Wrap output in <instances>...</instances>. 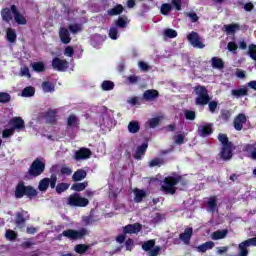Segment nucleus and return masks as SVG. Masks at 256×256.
<instances>
[{
	"instance_id": "nucleus-14",
	"label": "nucleus",
	"mask_w": 256,
	"mask_h": 256,
	"mask_svg": "<svg viewBox=\"0 0 256 256\" xmlns=\"http://www.w3.org/2000/svg\"><path fill=\"white\" fill-rule=\"evenodd\" d=\"M93 152L89 148H80L74 154L76 161H83L85 159H90Z\"/></svg>"
},
{
	"instance_id": "nucleus-32",
	"label": "nucleus",
	"mask_w": 256,
	"mask_h": 256,
	"mask_svg": "<svg viewBox=\"0 0 256 256\" xmlns=\"http://www.w3.org/2000/svg\"><path fill=\"white\" fill-rule=\"evenodd\" d=\"M128 23L129 22L127 16H122L115 20V27L118 29H125Z\"/></svg>"
},
{
	"instance_id": "nucleus-60",
	"label": "nucleus",
	"mask_w": 256,
	"mask_h": 256,
	"mask_svg": "<svg viewBox=\"0 0 256 256\" xmlns=\"http://www.w3.org/2000/svg\"><path fill=\"white\" fill-rule=\"evenodd\" d=\"M170 5L172 7H174L176 9V11H181L183 1L182 0H172Z\"/></svg>"
},
{
	"instance_id": "nucleus-48",
	"label": "nucleus",
	"mask_w": 256,
	"mask_h": 256,
	"mask_svg": "<svg viewBox=\"0 0 256 256\" xmlns=\"http://www.w3.org/2000/svg\"><path fill=\"white\" fill-rule=\"evenodd\" d=\"M69 184L68 183H58L56 186V193H58V195H61V193H64V191H67V189H69Z\"/></svg>"
},
{
	"instance_id": "nucleus-12",
	"label": "nucleus",
	"mask_w": 256,
	"mask_h": 256,
	"mask_svg": "<svg viewBox=\"0 0 256 256\" xmlns=\"http://www.w3.org/2000/svg\"><path fill=\"white\" fill-rule=\"evenodd\" d=\"M8 125L14 131H23L25 129V120L21 117H13L9 120Z\"/></svg>"
},
{
	"instance_id": "nucleus-8",
	"label": "nucleus",
	"mask_w": 256,
	"mask_h": 256,
	"mask_svg": "<svg viewBox=\"0 0 256 256\" xmlns=\"http://www.w3.org/2000/svg\"><path fill=\"white\" fill-rule=\"evenodd\" d=\"M52 69H54V71H60L61 73H64V71L69 69V61L59 57H54L52 59Z\"/></svg>"
},
{
	"instance_id": "nucleus-31",
	"label": "nucleus",
	"mask_w": 256,
	"mask_h": 256,
	"mask_svg": "<svg viewBox=\"0 0 256 256\" xmlns=\"http://www.w3.org/2000/svg\"><path fill=\"white\" fill-rule=\"evenodd\" d=\"M227 233H229L227 229L215 231L212 233V239L214 241H219V239H225L227 237Z\"/></svg>"
},
{
	"instance_id": "nucleus-59",
	"label": "nucleus",
	"mask_w": 256,
	"mask_h": 256,
	"mask_svg": "<svg viewBox=\"0 0 256 256\" xmlns=\"http://www.w3.org/2000/svg\"><path fill=\"white\" fill-rule=\"evenodd\" d=\"M15 133V130L13 128L4 129L2 132L3 139H7L9 137H12V135Z\"/></svg>"
},
{
	"instance_id": "nucleus-3",
	"label": "nucleus",
	"mask_w": 256,
	"mask_h": 256,
	"mask_svg": "<svg viewBox=\"0 0 256 256\" xmlns=\"http://www.w3.org/2000/svg\"><path fill=\"white\" fill-rule=\"evenodd\" d=\"M38 195L39 192L37 189H35V187L25 185L23 181H19L14 190V196L16 199H23L24 197H27V199L33 201V199H35Z\"/></svg>"
},
{
	"instance_id": "nucleus-50",
	"label": "nucleus",
	"mask_w": 256,
	"mask_h": 256,
	"mask_svg": "<svg viewBox=\"0 0 256 256\" xmlns=\"http://www.w3.org/2000/svg\"><path fill=\"white\" fill-rule=\"evenodd\" d=\"M155 247V240H148L142 244L143 251H150Z\"/></svg>"
},
{
	"instance_id": "nucleus-10",
	"label": "nucleus",
	"mask_w": 256,
	"mask_h": 256,
	"mask_svg": "<svg viewBox=\"0 0 256 256\" xmlns=\"http://www.w3.org/2000/svg\"><path fill=\"white\" fill-rule=\"evenodd\" d=\"M256 247V237L247 239L239 244V256H248L249 250H247L248 247Z\"/></svg>"
},
{
	"instance_id": "nucleus-15",
	"label": "nucleus",
	"mask_w": 256,
	"mask_h": 256,
	"mask_svg": "<svg viewBox=\"0 0 256 256\" xmlns=\"http://www.w3.org/2000/svg\"><path fill=\"white\" fill-rule=\"evenodd\" d=\"M245 123H247V116L243 113L238 114L233 121L235 131H242Z\"/></svg>"
},
{
	"instance_id": "nucleus-46",
	"label": "nucleus",
	"mask_w": 256,
	"mask_h": 256,
	"mask_svg": "<svg viewBox=\"0 0 256 256\" xmlns=\"http://www.w3.org/2000/svg\"><path fill=\"white\" fill-rule=\"evenodd\" d=\"M88 250H89V246H87L86 244H77L75 246V251L79 255H83V253H87Z\"/></svg>"
},
{
	"instance_id": "nucleus-28",
	"label": "nucleus",
	"mask_w": 256,
	"mask_h": 256,
	"mask_svg": "<svg viewBox=\"0 0 256 256\" xmlns=\"http://www.w3.org/2000/svg\"><path fill=\"white\" fill-rule=\"evenodd\" d=\"M224 29L227 35H234L236 31H239V29H241V26L237 23H232V24L224 25Z\"/></svg>"
},
{
	"instance_id": "nucleus-58",
	"label": "nucleus",
	"mask_w": 256,
	"mask_h": 256,
	"mask_svg": "<svg viewBox=\"0 0 256 256\" xmlns=\"http://www.w3.org/2000/svg\"><path fill=\"white\" fill-rule=\"evenodd\" d=\"M227 49L228 51H230L231 53H237V49H239V46L237 45V43H235L234 41H231L228 43L227 45Z\"/></svg>"
},
{
	"instance_id": "nucleus-7",
	"label": "nucleus",
	"mask_w": 256,
	"mask_h": 256,
	"mask_svg": "<svg viewBox=\"0 0 256 256\" xmlns=\"http://www.w3.org/2000/svg\"><path fill=\"white\" fill-rule=\"evenodd\" d=\"M68 205L70 207H87L89 205V199L81 197V194L76 192L68 197Z\"/></svg>"
},
{
	"instance_id": "nucleus-53",
	"label": "nucleus",
	"mask_w": 256,
	"mask_h": 256,
	"mask_svg": "<svg viewBox=\"0 0 256 256\" xmlns=\"http://www.w3.org/2000/svg\"><path fill=\"white\" fill-rule=\"evenodd\" d=\"M220 119H222V121H229V119H231V111L225 109L221 110Z\"/></svg>"
},
{
	"instance_id": "nucleus-44",
	"label": "nucleus",
	"mask_w": 256,
	"mask_h": 256,
	"mask_svg": "<svg viewBox=\"0 0 256 256\" xmlns=\"http://www.w3.org/2000/svg\"><path fill=\"white\" fill-rule=\"evenodd\" d=\"M33 71H36V73H43L45 71V63L43 62H35L32 65Z\"/></svg>"
},
{
	"instance_id": "nucleus-23",
	"label": "nucleus",
	"mask_w": 256,
	"mask_h": 256,
	"mask_svg": "<svg viewBox=\"0 0 256 256\" xmlns=\"http://www.w3.org/2000/svg\"><path fill=\"white\" fill-rule=\"evenodd\" d=\"M198 133L200 137H209V135H213V126L211 124L200 126Z\"/></svg>"
},
{
	"instance_id": "nucleus-29",
	"label": "nucleus",
	"mask_w": 256,
	"mask_h": 256,
	"mask_svg": "<svg viewBox=\"0 0 256 256\" xmlns=\"http://www.w3.org/2000/svg\"><path fill=\"white\" fill-rule=\"evenodd\" d=\"M208 211L215 213L217 211V196H210L207 202Z\"/></svg>"
},
{
	"instance_id": "nucleus-55",
	"label": "nucleus",
	"mask_w": 256,
	"mask_h": 256,
	"mask_svg": "<svg viewBox=\"0 0 256 256\" xmlns=\"http://www.w3.org/2000/svg\"><path fill=\"white\" fill-rule=\"evenodd\" d=\"M184 115H185V118L188 121H195V117H196L195 111H193V110H186L184 112Z\"/></svg>"
},
{
	"instance_id": "nucleus-1",
	"label": "nucleus",
	"mask_w": 256,
	"mask_h": 256,
	"mask_svg": "<svg viewBox=\"0 0 256 256\" xmlns=\"http://www.w3.org/2000/svg\"><path fill=\"white\" fill-rule=\"evenodd\" d=\"M179 184L181 189H185V187L189 185V181L181 175L168 176L162 181L160 190L165 193V195H175V193H177L176 185Z\"/></svg>"
},
{
	"instance_id": "nucleus-13",
	"label": "nucleus",
	"mask_w": 256,
	"mask_h": 256,
	"mask_svg": "<svg viewBox=\"0 0 256 256\" xmlns=\"http://www.w3.org/2000/svg\"><path fill=\"white\" fill-rule=\"evenodd\" d=\"M11 11L17 25H27V18H25V16L19 12L16 5H11Z\"/></svg>"
},
{
	"instance_id": "nucleus-33",
	"label": "nucleus",
	"mask_w": 256,
	"mask_h": 256,
	"mask_svg": "<svg viewBox=\"0 0 256 256\" xmlns=\"http://www.w3.org/2000/svg\"><path fill=\"white\" fill-rule=\"evenodd\" d=\"M87 187H89V182L74 183L71 186V190L79 193L81 191H85V189H87Z\"/></svg>"
},
{
	"instance_id": "nucleus-35",
	"label": "nucleus",
	"mask_w": 256,
	"mask_h": 256,
	"mask_svg": "<svg viewBox=\"0 0 256 256\" xmlns=\"http://www.w3.org/2000/svg\"><path fill=\"white\" fill-rule=\"evenodd\" d=\"M6 39L8 43H15V41H17V32H15V29H12V28L7 29Z\"/></svg>"
},
{
	"instance_id": "nucleus-39",
	"label": "nucleus",
	"mask_w": 256,
	"mask_h": 256,
	"mask_svg": "<svg viewBox=\"0 0 256 256\" xmlns=\"http://www.w3.org/2000/svg\"><path fill=\"white\" fill-rule=\"evenodd\" d=\"M68 29L70 33H72L73 35H77V33H80V31H83V25L79 23L70 24L68 26Z\"/></svg>"
},
{
	"instance_id": "nucleus-11",
	"label": "nucleus",
	"mask_w": 256,
	"mask_h": 256,
	"mask_svg": "<svg viewBox=\"0 0 256 256\" xmlns=\"http://www.w3.org/2000/svg\"><path fill=\"white\" fill-rule=\"evenodd\" d=\"M40 119H45L48 125H55L57 123V110L48 109L46 112H42Z\"/></svg>"
},
{
	"instance_id": "nucleus-52",
	"label": "nucleus",
	"mask_w": 256,
	"mask_h": 256,
	"mask_svg": "<svg viewBox=\"0 0 256 256\" xmlns=\"http://www.w3.org/2000/svg\"><path fill=\"white\" fill-rule=\"evenodd\" d=\"M109 37L113 41H116V39H118V37H119V30L117 29V27L110 28V30H109Z\"/></svg>"
},
{
	"instance_id": "nucleus-9",
	"label": "nucleus",
	"mask_w": 256,
	"mask_h": 256,
	"mask_svg": "<svg viewBox=\"0 0 256 256\" xmlns=\"http://www.w3.org/2000/svg\"><path fill=\"white\" fill-rule=\"evenodd\" d=\"M187 39L189 43H191L192 47H195L196 49H205V44H203V41H201L199 33L192 31L189 35H187Z\"/></svg>"
},
{
	"instance_id": "nucleus-16",
	"label": "nucleus",
	"mask_w": 256,
	"mask_h": 256,
	"mask_svg": "<svg viewBox=\"0 0 256 256\" xmlns=\"http://www.w3.org/2000/svg\"><path fill=\"white\" fill-rule=\"evenodd\" d=\"M79 125H81V120L75 114H70L66 120V128L67 129H79Z\"/></svg>"
},
{
	"instance_id": "nucleus-21",
	"label": "nucleus",
	"mask_w": 256,
	"mask_h": 256,
	"mask_svg": "<svg viewBox=\"0 0 256 256\" xmlns=\"http://www.w3.org/2000/svg\"><path fill=\"white\" fill-rule=\"evenodd\" d=\"M13 11L11 10V6L10 8H2L1 10V17H2V21H4V23H11V21H13Z\"/></svg>"
},
{
	"instance_id": "nucleus-2",
	"label": "nucleus",
	"mask_w": 256,
	"mask_h": 256,
	"mask_svg": "<svg viewBox=\"0 0 256 256\" xmlns=\"http://www.w3.org/2000/svg\"><path fill=\"white\" fill-rule=\"evenodd\" d=\"M218 141L221 142L222 148L219 152V157L222 161H231L233 159V152L235 151V144L229 141L227 134L219 133Z\"/></svg>"
},
{
	"instance_id": "nucleus-47",
	"label": "nucleus",
	"mask_w": 256,
	"mask_h": 256,
	"mask_svg": "<svg viewBox=\"0 0 256 256\" xmlns=\"http://www.w3.org/2000/svg\"><path fill=\"white\" fill-rule=\"evenodd\" d=\"M17 237H18L17 232H15L14 230H11V229L6 230L5 238L8 241H15Z\"/></svg>"
},
{
	"instance_id": "nucleus-26",
	"label": "nucleus",
	"mask_w": 256,
	"mask_h": 256,
	"mask_svg": "<svg viewBox=\"0 0 256 256\" xmlns=\"http://www.w3.org/2000/svg\"><path fill=\"white\" fill-rule=\"evenodd\" d=\"M128 131L129 133L135 134L139 133L141 131V125L139 124V121L137 120H132L128 124Z\"/></svg>"
},
{
	"instance_id": "nucleus-6",
	"label": "nucleus",
	"mask_w": 256,
	"mask_h": 256,
	"mask_svg": "<svg viewBox=\"0 0 256 256\" xmlns=\"http://www.w3.org/2000/svg\"><path fill=\"white\" fill-rule=\"evenodd\" d=\"M195 94L197 95L195 99V105L205 106L211 101L209 96V91L205 86L198 85L194 88Z\"/></svg>"
},
{
	"instance_id": "nucleus-63",
	"label": "nucleus",
	"mask_w": 256,
	"mask_h": 256,
	"mask_svg": "<svg viewBox=\"0 0 256 256\" xmlns=\"http://www.w3.org/2000/svg\"><path fill=\"white\" fill-rule=\"evenodd\" d=\"M131 225H132V234L133 235L141 232V230L143 229V225H141L140 223H134Z\"/></svg>"
},
{
	"instance_id": "nucleus-64",
	"label": "nucleus",
	"mask_w": 256,
	"mask_h": 256,
	"mask_svg": "<svg viewBox=\"0 0 256 256\" xmlns=\"http://www.w3.org/2000/svg\"><path fill=\"white\" fill-rule=\"evenodd\" d=\"M75 54V50L73 49V46H67L64 50V55L66 57H72Z\"/></svg>"
},
{
	"instance_id": "nucleus-54",
	"label": "nucleus",
	"mask_w": 256,
	"mask_h": 256,
	"mask_svg": "<svg viewBox=\"0 0 256 256\" xmlns=\"http://www.w3.org/2000/svg\"><path fill=\"white\" fill-rule=\"evenodd\" d=\"M11 95L7 92H0V103H9Z\"/></svg>"
},
{
	"instance_id": "nucleus-45",
	"label": "nucleus",
	"mask_w": 256,
	"mask_h": 256,
	"mask_svg": "<svg viewBox=\"0 0 256 256\" xmlns=\"http://www.w3.org/2000/svg\"><path fill=\"white\" fill-rule=\"evenodd\" d=\"M171 9H173V6L169 3H164L161 5L160 13L162 15H169L171 13Z\"/></svg>"
},
{
	"instance_id": "nucleus-36",
	"label": "nucleus",
	"mask_w": 256,
	"mask_h": 256,
	"mask_svg": "<svg viewBox=\"0 0 256 256\" xmlns=\"http://www.w3.org/2000/svg\"><path fill=\"white\" fill-rule=\"evenodd\" d=\"M248 93H249V90L247 89V87L232 90V95L234 97H245L248 95Z\"/></svg>"
},
{
	"instance_id": "nucleus-41",
	"label": "nucleus",
	"mask_w": 256,
	"mask_h": 256,
	"mask_svg": "<svg viewBox=\"0 0 256 256\" xmlns=\"http://www.w3.org/2000/svg\"><path fill=\"white\" fill-rule=\"evenodd\" d=\"M35 95V87L27 86L22 91V97H33Z\"/></svg>"
},
{
	"instance_id": "nucleus-62",
	"label": "nucleus",
	"mask_w": 256,
	"mask_h": 256,
	"mask_svg": "<svg viewBox=\"0 0 256 256\" xmlns=\"http://www.w3.org/2000/svg\"><path fill=\"white\" fill-rule=\"evenodd\" d=\"M163 219H165V216H163V214L156 213L155 217L152 219V223L157 225V224L161 223V221H163Z\"/></svg>"
},
{
	"instance_id": "nucleus-30",
	"label": "nucleus",
	"mask_w": 256,
	"mask_h": 256,
	"mask_svg": "<svg viewBox=\"0 0 256 256\" xmlns=\"http://www.w3.org/2000/svg\"><path fill=\"white\" fill-rule=\"evenodd\" d=\"M211 65H212L213 69H224L225 62H223V59H221L219 57H212Z\"/></svg>"
},
{
	"instance_id": "nucleus-38",
	"label": "nucleus",
	"mask_w": 256,
	"mask_h": 256,
	"mask_svg": "<svg viewBox=\"0 0 256 256\" xmlns=\"http://www.w3.org/2000/svg\"><path fill=\"white\" fill-rule=\"evenodd\" d=\"M26 221L27 219L25 218V215L23 214V212L16 213L15 224L18 227H22V225H25Z\"/></svg>"
},
{
	"instance_id": "nucleus-4",
	"label": "nucleus",
	"mask_w": 256,
	"mask_h": 256,
	"mask_svg": "<svg viewBox=\"0 0 256 256\" xmlns=\"http://www.w3.org/2000/svg\"><path fill=\"white\" fill-rule=\"evenodd\" d=\"M86 235H89V230L87 228H80L79 230L67 229L57 236L58 241H61L62 237H66L70 241H78L79 239H84Z\"/></svg>"
},
{
	"instance_id": "nucleus-43",
	"label": "nucleus",
	"mask_w": 256,
	"mask_h": 256,
	"mask_svg": "<svg viewBox=\"0 0 256 256\" xmlns=\"http://www.w3.org/2000/svg\"><path fill=\"white\" fill-rule=\"evenodd\" d=\"M247 55H249L250 59H252L253 61H256V45L255 44H250L248 46Z\"/></svg>"
},
{
	"instance_id": "nucleus-49",
	"label": "nucleus",
	"mask_w": 256,
	"mask_h": 256,
	"mask_svg": "<svg viewBox=\"0 0 256 256\" xmlns=\"http://www.w3.org/2000/svg\"><path fill=\"white\" fill-rule=\"evenodd\" d=\"M159 123H161V119L159 117L151 118L147 122L150 129H155V127H158Z\"/></svg>"
},
{
	"instance_id": "nucleus-34",
	"label": "nucleus",
	"mask_w": 256,
	"mask_h": 256,
	"mask_svg": "<svg viewBox=\"0 0 256 256\" xmlns=\"http://www.w3.org/2000/svg\"><path fill=\"white\" fill-rule=\"evenodd\" d=\"M124 9L125 8L123 7V5L117 4L114 8H111L110 10H108V15H110L111 17L121 15V13H123Z\"/></svg>"
},
{
	"instance_id": "nucleus-27",
	"label": "nucleus",
	"mask_w": 256,
	"mask_h": 256,
	"mask_svg": "<svg viewBox=\"0 0 256 256\" xmlns=\"http://www.w3.org/2000/svg\"><path fill=\"white\" fill-rule=\"evenodd\" d=\"M215 247V243L213 241L205 242L197 247L198 253H207L209 249H213Z\"/></svg>"
},
{
	"instance_id": "nucleus-40",
	"label": "nucleus",
	"mask_w": 256,
	"mask_h": 256,
	"mask_svg": "<svg viewBox=\"0 0 256 256\" xmlns=\"http://www.w3.org/2000/svg\"><path fill=\"white\" fill-rule=\"evenodd\" d=\"M42 89L44 93H53V91H55V85H53V83L50 81H44L42 83Z\"/></svg>"
},
{
	"instance_id": "nucleus-18",
	"label": "nucleus",
	"mask_w": 256,
	"mask_h": 256,
	"mask_svg": "<svg viewBox=\"0 0 256 256\" xmlns=\"http://www.w3.org/2000/svg\"><path fill=\"white\" fill-rule=\"evenodd\" d=\"M155 99H159V91L155 89H149L144 91L142 95L143 101H155Z\"/></svg>"
},
{
	"instance_id": "nucleus-19",
	"label": "nucleus",
	"mask_w": 256,
	"mask_h": 256,
	"mask_svg": "<svg viewBox=\"0 0 256 256\" xmlns=\"http://www.w3.org/2000/svg\"><path fill=\"white\" fill-rule=\"evenodd\" d=\"M244 153H248L252 161H256V142L252 144H245L243 147Z\"/></svg>"
},
{
	"instance_id": "nucleus-25",
	"label": "nucleus",
	"mask_w": 256,
	"mask_h": 256,
	"mask_svg": "<svg viewBox=\"0 0 256 256\" xmlns=\"http://www.w3.org/2000/svg\"><path fill=\"white\" fill-rule=\"evenodd\" d=\"M133 193L135 195V197H134L135 203H141V201H143V199H145V197H147V192H145V190H141L139 188H135L133 190Z\"/></svg>"
},
{
	"instance_id": "nucleus-51",
	"label": "nucleus",
	"mask_w": 256,
	"mask_h": 256,
	"mask_svg": "<svg viewBox=\"0 0 256 256\" xmlns=\"http://www.w3.org/2000/svg\"><path fill=\"white\" fill-rule=\"evenodd\" d=\"M164 36L168 37V39H175L177 32L174 29L167 28L164 30Z\"/></svg>"
},
{
	"instance_id": "nucleus-37",
	"label": "nucleus",
	"mask_w": 256,
	"mask_h": 256,
	"mask_svg": "<svg viewBox=\"0 0 256 256\" xmlns=\"http://www.w3.org/2000/svg\"><path fill=\"white\" fill-rule=\"evenodd\" d=\"M102 91H113L115 89V83L111 80H104L101 84Z\"/></svg>"
},
{
	"instance_id": "nucleus-42",
	"label": "nucleus",
	"mask_w": 256,
	"mask_h": 256,
	"mask_svg": "<svg viewBox=\"0 0 256 256\" xmlns=\"http://www.w3.org/2000/svg\"><path fill=\"white\" fill-rule=\"evenodd\" d=\"M50 181L51 180L49 178H44V179L40 180L39 185H38L39 191H47V189H49Z\"/></svg>"
},
{
	"instance_id": "nucleus-56",
	"label": "nucleus",
	"mask_w": 256,
	"mask_h": 256,
	"mask_svg": "<svg viewBox=\"0 0 256 256\" xmlns=\"http://www.w3.org/2000/svg\"><path fill=\"white\" fill-rule=\"evenodd\" d=\"M163 160L161 158H154L149 162V167H161Z\"/></svg>"
},
{
	"instance_id": "nucleus-57",
	"label": "nucleus",
	"mask_w": 256,
	"mask_h": 256,
	"mask_svg": "<svg viewBox=\"0 0 256 256\" xmlns=\"http://www.w3.org/2000/svg\"><path fill=\"white\" fill-rule=\"evenodd\" d=\"M219 103H217V101L215 100H209L208 102V108L210 113H215V111H217V107H218Z\"/></svg>"
},
{
	"instance_id": "nucleus-17",
	"label": "nucleus",
	"mask_w": 256,
	"mask_h": 256,
	"mask_svg": "<svg viewBox=\"0 0 256 256\" xmlns=\"http://www.w3.org/2000/svg\"><path fill=\"white\" fill-rule=\"evenodd\" d=\"M191 237H193L192 227L185 228L184 232L179 234V239L184 245H189V243H191Z\"/></svg>"
},
{
	"instance_id": "nucleus-61",
	"label": "nucleus",
	"mask_w": 256,
	"mask_h": 256,
	"mask_svg": "<svg viewBox=\"0 0 256 256\" xmlns=\"http://www.w3.org/2000/svg\"><path fill=\"white\" fill-rule=\"evenodd\" d=\"M174 142L176 145H183L185 143V134H178L175 137Z\"/></svg>"
},
{
	"instance_id": "nucleus-22",
	"label": "nucleus",
	"mask_w": 256,
	"mask_h": 256,
	"mask_svg": "<svg viewBox=\"0 0 256 256\" xmlns=\"http://www.w3.org/2000/svg\"><path fill=\"white\" fill-rule=\"evenodd\" d=\"M149 147V144L144 142L142 145L138 146L136 149V152L134 154V159L137 161H141V156L145 155L147 153V148Z\"/></svg>"
},
{
	"instance_id": "nucleus-20",
	"label": "nucleus",
	"mask_w": 256,
	"mask_h": 256,
	"mask_svg": "<svg viewBox=\"0 0 256 256\" xmlns=\"http://www.w3.org/2000/svg\"><path fill=\"white\" fill-rule=\"evenodd\" d=\"M59 37L64 45H69L71 43V34H69V30L65 27H61L59 31Z\"/></svg>"
},
{
	"instance_id": "nucleus-5",
	"label": "nucleus",
	"mask_w": 256,
	"mask_h": 256,
	"mask_svg": "<svg viewBox=\"0 0 256 256\" xmlns=\"http://www.w3.org/2000/svg\"><path fill=\"white\" fill-rule=\"evenodd\" d=\"M45 173V162L41 159L36 158L30 165L27 173L24 176V179H31V177H39Z\"/></svg>"
},
{
	"instance_id": "nucleus-24",
	"label": "nucleus",
	"mask_w": 256,
	"mask_h": 256,
	"mask_svg": "<svg viewBox=\"0 0 256 256\" xmlns=\"http://www.w3.org/2000/svg\"><path fill=\"white\" fill-rule=\"evenodd\" d=\"M86 177H87V171H85L84 169H78L72 175V181H75L77 183L79 181H83V179H86Z\"/></svg>"
}]
</instances>
